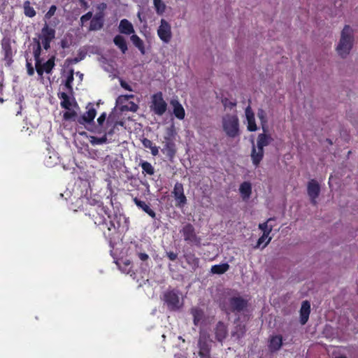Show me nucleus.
Here are the masks:
<instances>
[{
	"label": "nucleus",
	"instance_id": "393cba45",
	"mask_svg": "<svg viewBox=\"0 0 358 358\" xmlns=\"http://www.w3.org/2000/svg\"><path fill=\"white\" fill-rule=\"evenodd\" d=\"M171 105L173 108V114L178 120H183L185 116V111L183 106L177 99H172Z\"/></svg>",
	"mask_w": 358,
	"mask_h": 358
},
{
	"label": "nucleus",
	"instance_id": "de8ad7c7",
	"mask_svg": "<svg viewBox=\"0 0 358 358\" xmlns=\"http://www.w3.org/2000/svg\"><path fill=\"white\" fill-rule=\"evenodd\" d=\"M61 106L64 108V109H66V110H70V108H71V101H70V99H69V97L67 98V99H65V100H62L61 101Z\"/></svg>",
	"mask_w": 358,
	"mask_h": 358
},
{
	"label": "nucleus",
	"instance_id": "c85d7f7f",
	"mask_svg": "<svg viewBox=\"0 0 358 358\" xmlns=\"http://www.w3.org/2000/svg\"><path fill=\"white\" fill-rule=\"evenodd\" d=\"M114 44L124 54L128 48L125 38L121 35H117L113 38Z\"/></svg>",
	"mask_w": 358,
	"mask_h": 358
},
{
	"label": "nucleus",
	"instance_id": "c9c22d12",
	"mask_svg": "<svg viewBox=\"0 0 358 358\" xmlns=\"http://www.w3.org/2000/svg\"><path fill=\"white\" fill-rule=\"evenodd\" d=\"M24 13L29 17H33L36 14L34 8L30 6V2L29 1H26L24 3Z\"/></svg>",
	"mask_w": 358,
	"mask_h": 358
},
{
	"label": "nucleus",
	"instance_id": "39448f33",
	"mask_svg": "<svg viewBox=\"0 0 358 358\" xmlns=\"http://www.w3.org/2000/svg\"><path fill=\"white\" fill-rule=\"evenodd\" d=\"M176 132L174 127L172 126L166 130V134L164 136L162 141L163 148L162 152L166 156V157L172 161L176 156L177 149L175 143Z\"/></svg>",
	"mask_w": 358,
	"mask_h": 358
},
{
	"label": "nucleus",
	"instance_id": "1a4fd4ad",
	"mask_svg": "<svg viewBox=\"0 0 358 358\" xmlns=\"http://www.w3.org/2000/svg\"><path fill=\"white\" fill-rule=\"evenodd\" d=\"M150 108L155 114L162 116L167 110V103L163 98L162 93L159 92L152 96Z\"/></svg>",
	"mask_w": 358,
	"mask_h": 358
},
{
	"label": "nucleus",
	"instance_id": "a19ab883",
	"mask_svg": "<svg viewBox=\"0 0 358 358\" xmlns=\"http://www.w3.org/2000/svg\"><path fill=\"white\" fill-rule=\"evenodd\" d=\"M221 102L225 108H229L230 110L236 106V101H231L226 97L222 98Z\"/></svg>",
	"mask_w": 358,
	"mask_h": 358
},
{
	"label": "nucleus",
	"instance_id": "aec40b11",
	"mask_svg": "<svg viewBox=\"0 0 358 358\" xmlns=\"http://www.w3.org/2000/svg\"><path fill=\"white\" fill-rule=\"evenodd\" d=\"M282 346V336L281 335L271 336L268 341V348L271 352L278 351Z\"/></svg>",
	"mask_w": 358,
	"mask_h": 358
},
{
	"label": "nucleus",
	"instance_id": "423d86ee",
	"mask_svg": "<svg viewBox=\"0 0 358 358\" xmlns=\"http://www.w3.org/2000/svg\"><path fill=\"white\" fill-rule=\"evenodd\" d=\"M222 125L223 131L228 137L234 138L240 135V124L237 115H224L222 119Z\"/></svg>",
	"mask_w": 358,
	"mask_h": 358
},
{
	"label": "nucleus",
	"instance_id": "49530a36",
	"mask_svg": "<svg viewBox=\"0 0 358 358\" xmlns=\"http://www.w3.org/2000/svg\"><path fill=\"white\" fill-rule=\"evenodd\" d=\"M77 113L74 111H66L64 114V118L66 120H72L75 117H77Z\"/></svg>",
	"mask_w": 358,
	"mask_h": 358
},
{
	"label": "nucleus",
	"instance_id": "473e14b6",
	"mask_svg": "<svg viewBox=\"0 0 358 358\" xmlns=\"http://www.w3.org/2000/svg\"><path fill=\"white\" fill-rule=\"evenodd\" d=\"M229 268V265L227 263H224L212 266L210 271L214 274L221 275L227 272Z\"/></svg>",
	"mask_w": 358,
	"mask_h": 358
},
{
	"label": "nucleus",
	"instance_id": "c03bdc74",
	"mask_svg": "<svg viewBox=\"0 0 358 358\" xmlns=\"http://www.w3.org/2000/svg\"><path fill=\"white\" fill-rule=\"evenodd\" d=\"M127 110L131 112H136L138 109V106L133 101H130L128 105L125 106Z\"/></svg>",
	"mask_w": 358,
	"mask_h": 358
},
{
	"label": "nucleus",
	"instance_id": "0eeeda50",
	"mask_svg": "<svg viewBox=\"0 0 358 358\" xmlns=\"http://www.w3.org/2000/svg\"><path fill=\"white\" fill-rule=\"evenodd\" d=\"M248 306V301L240 296H234L228 299L227 306L223 305L222 310L227 313H241Z\"/></svg>",
	"mask_w": 358,
	"mask_h": 358
},
{
	"label": "nucleus",
	"instance_id": "f257e3e1",
	"mask_svg": "<svg viewBox=\"0 0 358 358\" xmlns=\"http://www.w3.org/2000/svg\"><path fill=\"white\" fill-rule=\"evenodd\" d=\"M110 210L103 203H99L89 210L88 215L94 221V223L102 230L107 229L108 233L104 232L105 236H111L116 234L120 227L118 215H114L112 217Z\"/></svg>",
	"mask_w": 358,
	"mask_h": 358
},
{
	"label": "nucleus",
	"instance_id": "cd10ccee",
	"mask_svg": "<svg viewBox=\"0 0 358 358\" xmlns=\"http://www.w3.org/2000/svg\"><path fill=\"white\" fill-rule=\"evenodd\" d=\"M190 313L193 317L194 324L195 326L199 325V324L203 320L204 317V313L203 310H201L199 308L194 307L191 309Z\"/></svg>",
	"mask_w": 358,
	"mask_h": 358
},
{
	"label": "nucleus",
	"instance_id": "9d476101",
	"mask_svg": "<svg viewBox=\"0 0 358 358\" xmlns=\"http://www.w3.org/2000/svg\"><path fill=\"white\" fill-rule=\"evenodd\" d=\"M163 300L170 310H177L181 306L179 292L176 289L165 292L163 295Z\"/></svg>",
	"mask_w": 358,
	"mask_h": 358
},
{
	"label": "nucleus",
	"instance_id": "69168bd1",
	"mask_svg": "<svg viewBox=\"0 0 358 358\" xmlns=\"http://www.w3.org/2000/svg\"><path fill=\"white\" fill-rule=\"evenodd\" d=\"M3 80H0V94H2V92H3Z\"/></svg>",
	"mask_w": 358,
	"mask_h": 358
},
{
	"label": "nucleus",
	"instance_id": "09e8293b",
	"mask_svg": "<svg viewBox=\"0 0 358 358\" xmlns=\"http://www.w3.org/2000/svg\"><path fill=\"white\" fill-rule=\"evenodd\" d=\"M85 57V55H83V57H74V58H72V59H67L66 60V62H69V64H77L80 61H81L82 59H83Z\"/></svg>",
	"mask_w": 358,
	"mask_h": 358
},
{
	"label": "nucleus",
	"instance_id": "4468645a",
	"mask_svg": "<svg viewBox=\"0 0 358 358\" xmlns=\"http://www.w3.org/2000/svg\"><path fill=\"white\" fill-rule=\"evenodd\" d=\"M197 346L199 348L198 355L200 358H211L210 345L206 336L200 334Z\"/></svg>",
	"mask_w": 358,
	"mask_h": 358
},
{
	"label": "nucleus",
	"instance_id": "3c124183",
	"mask_svg": "<svg viewBox=\"0 0 358 358\" xmlns=\"http://www.w3.org/2000/svg\"><path fill=\"white\" fill-rule=\"evenodd\" d=\"M120 83V86L122 88H124V90L129 91V92L133 91V89L131 88V87L126 81L121 80Z\"/></svg>",
	"mask_w": 358,
	"mask_h": 358
},
{
	"label": "nucleus",
	"instance_id": "ddd939ff",
	"mask_svg": "<svg viewBox=\"0 0 358 358\" xmlns=\"http://www.w3.org/2000/svg\"><path fill=\"white\" fill-rule=\"evenodd\" d=\"M157 35L165 43L171 41L172 38L171 27L170 24L164 19L161 20L160 25L157 29Z\"/></svg>",
	"mask_w": 358,
	"mask_h": 358
},
{
	"label": "nucleus",
	"instance_id": "20e7f679",
	"mask_svg": "<svg viewBox=\"0 0 358 358\" xmlns=\"http://www.w3.org/2000/svg\"><path fill=\"white\" fill-rule=\"evenodd\" d=\"M353 41L352 29L349 25H345L341 31V39L336 48L338 55L345 57L352 48Z\"/></svg>",
	"mask_w": 358,
	"mask_h": 358
},
{
	"label": "nucleus",
	"instance_id": "72a5a7b5",
	"mask_svg": "<svg viewBox=\"0 0 358 358\" xmlns=\"http://www.w3.org/2000/svg\"><path fill=\"white\" fill-rule=\"evenodd\" d=\"M140 166L142 169V173L144 175L152 176L155 173V168L147 161H142L140 163Z\"/></svg>",
	"mask_w": 358,
	"mask_h": 358
},
{
	"label": "nucleus",
	"instance_id": "338daca9",
	"mask_svg": "<svg viewBox=\"0 0 358 358\" xmlns=\"http://www.w3.org/2000/svg\"><path fill=\"white\" fill-rule=\"evenodd\" d=\"M130 264H131V262H130V261H129V260H127V261L124 262V265H125V266H130Z\"/></svg>",
	"mask_w": 358,
	"mask_h": 358
},
{
	"label": "nucleus",
	"instance_id": "a211bd4d",
	"mask_svg": "<svg viewBox=\"0 0 358 358\" xmlns=\"http://www.w3.org/2000/svg\"><path fill=\"white\" fill-rule=\"evenodd\" d=\"M183 257L192 271H195L199 267L200 259L193 252H185Z\"/></svg>",
	"mask_w": 358,
	"mask_h": 358
},
{
	"label": "nucleus",
	"instance_id": "680f3d73",
	"mask_svg": "<svg viewBox=\"0 0 358 358\" xmlns=\"http://www.w3.org/2000/svg\"><path fill=\"white\" fill-rule=\"evenodd\" d=\"M80 2L81 3V6L85 8H87L89 7V5L87 3V1H85V0H80Z\"/></svg>",
	"mask_w": 358,
	"mask_h": 358
},
{
	"label": "nucleus",
	"instance_id": "6e6552de",
	"mask_svg": "<svg viewBox=\"0 0 358 358\" xmlns=\"http://www.w3.org/2000/svg\"><path fill=\"white\" fill-rule=\"evenodd\" d=\"M87 111L83 115L77 117L76 122L79 124L84 125L85 127L92 128L93 125H94V120L96 115V110L94 108V104L92 103H89L86 107Z\"/></svg>",
	"mask_w": 358,
	"mask_h": 358
},
{
	"label": "nucleus",
	"instance_id": "6e6d98bb",
	"mask_svg": "<svg viewBox=\"0 0 358 358\" xmlns=\"http://www.w3.org/2000/svg\"><path fill=\"white\" fill-rule=\"evenodd\" d=\"M106 8L107 5L105 3H101L96 6V9L99 12H104Z\"/></svg>",
	"mask_w": 358,
	"mask_h": 358
},
{
	"label": "nucleus",
	"instance_id": "4be33fe9",
	"mask_svg": "<svg viewBox=\"0 0 358 358\" xmlns=\"http://www.w3.org/2000/svg\"><path fill=\"white\" fill-rule=\"evenodd\" d=\"M227 327L223 322H218L215 329V338L217 341L222 342L227 336Z\"/></svg>",
	"mask_w": 358,
	"mask_h": 358
},
{
	"label": "nucleus",
	"instance_id": "f704fd0d",
	"mask_svg": "<svg viewBox=\"0 0 358 358\" xmlns=\"http://www.w3.org/2000/svg\"><path fill=\"white\" fill-rule=\"evenodd\" d=\"M272 221H274V218H269L265 222L260 223L259 224V229H261L263 233L268 232V235L272 231L273 225L271 224Z\"/></svg>",
	"mask_w": 358,
	"mask_h": 358
},
{
	"label": "nucleus",
	"instance_id": "bb28decb",
	"mask_svg": "<svg viewBox=\"0 0 358 358\" xmlns=\"http://www.w3.org/2000/svg\"><path fill=\"white\" fill-rule=\"evenodd\" d=\"M240 194L242 199L245 201L248 200L252 194V185L249 182H243L241 184L239 187Z\"/></svg>",
	"mask_w": 358,
	"mask_h": 358
},
{
	"label": "nucleus",
	"instance_id": "9b49d317",
	"mask_svg": "<svg viewBox=\"0 0 358 358\" xmlns=\"http://www.w3.org/2000/svg\"><path fill=\"white\" fill-rule=\"evenodd\" d=\"M181 232L185 241L200 246L201 238L196 235L195 229L192 224H186L182 227Z\"/></svg>",
	"mask_w": 358,
	"mask_h": 358
},
{
	"label": "nucleus",
	"instance_id": "0e129e2a",
	"mask_svg": "<svg viewBox=\"0 0 358 358\" xmlns=\"http://www.w3.org/2000/svg\"><path fill=\"white\" fill-rule=\"evenodd\" d=\"M124 99L129 100L130 99H133L134 97V94H126L124 96Z\"/></svg>",
	"mask_w": 358,
	"mask_h": 358
},
{
	"label": "nucleus",
	"instance_id": "a18cd8bd",
	"mask_svg": "<svg viewBox=\"0 0 358 358\" xmlns=\"http://www.w3.org/2000/svg\"><path fill=\"white\" fill-rule=\"evenodd\" d=\"M57 7L55 5H52L50 7L48 11L45 15V19H50L52 16H53L56 12Z\"/></svg>",
	"mask_w": 358,
	"mask_h": 358
},
{
	"label": "nucleus",
	"instance_id": "37998d69",
	"mask_svg": "<svg viewBox=\"0 0 358 358\" xmlns=\"http://www.w3.org/2000/svg\"><path fill=\"white\" fill-rule=\"evenodd\" d=\"M106 120L107 121V120H106V113L103 112L97 118L98 125H95L94 124V126L95 127H101L102 128H103V123L106 122Z\"/></svg>",
	"mask_w": 358,
	"mask_h": 358
},
{
	"label": "nucleus",
	"instance_id": "b1692460",
	"mask_svg": "<svg viewBox=\"0 0 358 358\" xmlns=\"http://www.w3.org/2000/svg\"><path fill=\"white\" fill-rule=\"evenodd\" d=\"M1 47L4 60H6L7 63L10 64L13 62V50L9 40L3 39L1 42Z\"/></svg>",
	"mask_w": 358,
	"mask_h": 358
},
{
	"label": "nucleus",
	"instance_id": "a878e982",
	"mask_svg": "<svg viewBox=\"0 0 358 358\" xmlns=\"http://www.w3.org/2000/svg\"><path fill=\"white\" fill-rule=\"evenodd\" d=\"M119 31L120 33L130 35L134 32L132 24L127 19H123L119 24Z\"/></svg>",
	"mask_w": 358,
	"mask_h": 358
},
{
	"label": "nucleus",
	"instance_id": "e433bc0d",
	"mask_svg": "<svg viewBox=\"0 0 358 358\" xmlns=\"http://www.w3.org/2000/svg\"><path fill=\"white\" fill-rule=\"evenodd\" d=\"M266 243L264 244L262 248H265L271 241V237H269V235H268V232H264L262 235L259 238L257 245L255 247V248H259L261 245L266 241Z\"/></svg>",
	"mask_w": 358,
	"mask_h": 358
},
{
	"label": "nucleus",
	"instance_id": "7c9ffc66",
	"mask_svg": "<svg viewBox=\"0 0 358 358\" xmlns=\"http://www.w3.org/2000/svg\"><path fill=\"white\" fill-rule=\"evenodd\" d=\"M257 117L260 120L262 129L264 132H266L268 129L267 127V115L266 111L262 108H259L257 110Z\"/></svg>",
	"mask_w": 358,
	"mask_h": 358
},
{
	"label": "nucleus",
	"instance_id": "f3484780",
	"mask_svg": "<svg viewBox=\"0 0 358 358\" xmlns=\"http://www.w3.org/2000/svg\"><path fill=\"white\" fill-rule=\"evenodd\" d=\"M245 117L247 120V129L249 131H255L257 130V126L255 122V113L251 106L249 105L245 110Z\"/></svg>",
	"mask_w": 358,
	"mask_h": 358
},
{
	"label": "nucleus",
	"instance_id": "5701e85b",
	"mask_svg": "<svg viewBox=\"0 0 358 358\" xmlns=\"http://www.w3.org/2000/svg\"><path fill=\"white\" fill-rule=\"evenodd\" d=\"M55 38V30L45 23L41 29L39 38L41 41H52Z\"/></svg>",
	"mask_w": 358,
	"mask_h": 358
},
{
	"label": "nucleus",
	"instance_id": "dca6fc26",
	"mask_svg": "<svg viewBox=\"0 0 358 358\" xmlns=\"http://www.w3.org/2000/svg\"><path fill=\"white\" fill-rule=\"evenodd\" d=\"M307 193L310 199L311 203L315 206L317 204L316 199L320 193V186L315 180L312 179L308 182Z\"/></svg>",
	"mask_w": 358,
	"mask_h": 358
},
{
	"label": "nucleus",
	"instance_id": "e2e57ef3",
	"mask_svg": "<svg viewBox=\"0 0 358 358\" xmlns=\"http://www.w3.org/2000/svg\"><path fill=\"white\" fill-rule=\"evenodd\" d=\"M45 164L47 166H54V164H56L57 162H50L48 159H45Z\"/></svg>",
	"mask_w": 358,
	"mask_h": 358
},
{
	"label": "nucleus",
	"instance_id": "c756f323",
	"mask_svg": "<svg viewBox=\"0 0 358 358\" xmlns=\"http://www.w3.org/2000/svg\"><path fill=\"white\" fill-rule=\"evenodd\" d=\"M131 41L134 45L138 49L141 55L145 54V48L143 40L137 35L133 34L130 37Z\"/></svg>",
	"mask_w": 358,
	"mask_h": 358
},
{
	"label": "nucleus",
	"instance_id": "79ce46f5",
	"mask_svg": "<svg viewBox=\"0 0 358 358\" xmlns=\"http://www.w3.org/2000/svg\"><path fill=\"white\" fill-rule=\"evenodd\" d=\"M92 17H93V15H92V12H91V11H89L87 13H85V15H82L80 17L81 26H83L84 24V23L87 22L90 19L92 20Z\"/></svg>",
	"mask_w": 358,
	"mask_h": 358
},
{
	"label": "nucleus",
	"instance_id": "864d4df0",
	"mask_svg": "<svg viewBox=\"0 0 358 358\" xmlns=\"http://www.w3.org/2000/svg\"><path fill=\"white\" fill-rule=\"evenodd\" d=\"M27 73L29 76H33L34 74V69L31 64L29 62L27 63Z\"/></svg>",
	"mask_w": 358,
	"mask_h": 358
},
{
	"label": "nucleus",
	"instance_id": "13d9d810",
	"mask_svg": "<svg viewBox=\"0 0 358 358\" xmlns=\"http://www.w3.org/2000/svg\"><path fill=\"white\" fill-rule=\"evenodd\" d=\"M94 16L96 17H99V19L104 21V17H105L104 12H99L98 11L96 13V14Z\"/></svg>",
	"mask_w": 358,
	"mask_h": 358
},
{
	"label": "nucleus",
	"instance_id": "2f4dec72",
	"mask_svg": "<svg viewBox=\"0 0 358 358\" xmlns=\"http://www.w3.org/2000/svg\"><path fill=\"white\" fill-rule=\"evenodd\" d=\"M104 24V21L99 19V17H96L93 16L91 20L89 30L90 31H97L100 30L103 28Z\"/></svg>",
	"mask_w": 358,
	"mask_h": 358
},
{
	"label": "nucleus",
	"instance_id": "ea45409f",
	"mask_svg": "<svg viewBox=\"0 0 358 358\" xmlns=\"http://www.w3.org/2000/svg\"><path fill=\"white\" fill-rule=\"evenodd\" d=\"M35 41L36 42V46L34 49L33 54L35 59V64H37L41 61V46L38 40L35 39Z\"/></svg>",
	"mask_w": 358,
	"mask_h": 358
},
{
	"label": "nucleus",
	"instance_id": "2eb2a0df",
	"mask_svg": "<svg viewBox=\"0 0 358 358\" xmlns=\"http://www.w3.org/2000/svg\"><path fill=\"white\" fill-rule=\"evenodd\" d=\"M55 56L52 55L43 64L41 61L35 64L36 71L38 76H42L43 73H46L47 74L51 73L55 66Z\"/></svg>",
	"mask_w": 358,
	"mask_h": 358
},
{
	"label": "nucleus",
	"instance_id": "6ab92c4d",
	"mask_svg": "<svg viewBox=\"0 0 358 358\" xmlns=\"http://www.w3.org/2000/svg\"><path fill=\"white\" fill-rule=\"evenodd\" d=\"M132 200L139 209L147 213L152 219L156 218V213L150 207L149 203H147L144 201H141L138 197H134Z\"/></svg>",
	"mask_w": 358,
	"mask_h": 358
},
{
	"label": "nucleus",
	"instance_id": "f03ea898",
	"mask_svg": "<svg viewBox=\"0 0 358 358\" xmlns=\"http://www.w3.org/2000/svg\"><path fill=\"white\" fill-rule=\"evenodd\" d=\"M272 138L270 134L264 132L259 134L257 139V145H255L254 141H252V147L251 150V159L252 164L257 167L261 161L264 158V148L268 145L272 141Z\"/></svg>",
	"mask_w": 358,
	"mask_h": 358
},
{
	"label": "nucleus",
	"instance_id": "052dcab7",
	"mask_svg": "<svg viewBox=\"0 0 358 358\" xmlns=\"http://www.w3.org/2000/svg\"><path fill=\"white\" fill-rule=\"evenodd\" d=\"M43 48L46 50H48L50 48V43L51 41H41Z\"/></svg>",
	"mask_w": 358,
	"mask_h": 358
},
{
	"label": "nucleus",
	"instance_id": "f8f14e48",
	"mask_svg": "<svg viewBox=\"0 0 358 358\" xmlns=\"http://www.w3.org/2000/svg\"><path fill=\"white\" fill-rule=\"evenodd\" d=\"M172 194L176 200V206L178 208H183L187 204V197L184 193L183 185L177 182L172 191Z\"/></svg>",
	"mask_w": 358,
	"mask_h": 358
},
{
	"label": "nucleus",
	"instance_id": "4d7b16f0",
	"mask_svg": "<svg viewBox=\"0 0 358 358\" xmlns=\"http://www.w3.org/2000/svg\"><path fill=\"white\" fill-rule=\"evenodd\" d=\"M151 154L153 156H157L159 154V148L155 145H153L152 148H150Z\"/></svg>",
	"mask_w": 358,
	"mask_h": 358
},
{
	"label": "nucleus",
	"instance_id": "412c9836",
	"mask_svg": "<svg viewBox=\"0 0 358 358\" xmlns=\"http://www.w3.org/2000/svg\"><path fill=\"white\" fill-rule=\"evenodd\" d=\"M300 323L304 325L307 323L310 313V303L308 301H303L300 308Z\"/></svg>",
	"mask_w": 358,
	"mask_h": 358
},
{
	"label": "nucleus",
	"instance_id": "603ef678",
	"mask_svg": "<svg viewBox=\"0 0 358 358\" xmlns=\"http://www.w3.org/2000/svg\"><path fill=\"white\" fill-rule=\"evenodd\" d=\"M166 256L171 261H175L178 258V254L172 251L167 252Z\"/></svg>",
	"mask_w": 358,
	"mask_h": 358
},
{
	"label": "nucleus",
	"instance_id": "5fc2aeb1",
	"mask_svg": "<svg viewBox=\"0 0 358 358\" xmlns=\"http://www.w3.org/2000/svg\"><path fill=\"white\" fill-rule=\"evenodd\" d=\"M138 257L142 262H145L149 259V256L144 252H139Z\"/></svg>",
	"mask_w": 358,
	"mask_h": 358
},
{
	"label": "nucleus",
	"instance_id": "58836bf2",
	"mask_svg": "<svg viewBox=\"0 0 358 358\" xmlns=\"http://www.w3.org/2000/svg\"><path fill=\"white\" fill-rule=\"evenodd\" d=\"M156 13L158 15H162L166 9V5L162 0H153Z\"/></svg>",
	"mask_w": 358,
	"mask_h": 358
},
{
	"label": "nucleus",
	"instance_id": "4c0bfd02",
	"mask_svg": "<svg viewBox=\"0 0 358 358\" xmlns=\"http://www.w3.org/2000/svg\"><path fill=\"white\" fill-rule=\"evenodd\" d=\"M73 75H74V70L73 69H71L69 70V74H68L66 79L64 82V85L69 91L73 90L72 83H73V79H74Z\"/></svg>",
	"mask_w": 358,
	"mask_h": 358
},
{
	"label": "nucleus",
	"instance_id": "7ed1b4c3",
	"mask_svg": "<svg viewBox=\"0 0 358 358\" xmlns=\"http://www.w3.org/2000/svg\"><path fill=\"white\" fill-rule=\"evenodd\" d=\"M117 124V122H114L110 115L108 116L106 122V128L101 127H95L93 125L92 128L86 127V129L96 134H103L101 137H92L91 143L92 144L101 145L107 143L108 136H112L115 132V129Z\"/></svg>",
	"mask_w": 358,
	"mask_h": 358
},
{
	"label": "nucleus",
	"instance_id": "774afa93",
	"mask_svg": "<svg viewBox=\"0 0 358 358\" xmlns=\"http://www.w3.org/2000/svg\"><path fill=\"white\" fill-rule=\"evenodd\" d=\"M335 358H347L344 355H341V356H338V357H336Z\"/></svg>",
	"mask_w": 358,
	"mask_h": 358
},
{
	"label": "nucleus",
	"instance_id": "bf43d9fd",
	"mask_svg": "<svg viewBox=\"0 0 358 358\" xmlns=\"http://www.w3.org/2000/svg\"><path fill=\"white\" fill-rule=\"evenodd\" d=\"M59 96V98L62 100H65V99H67V98H69V95L66 93V92H61L58 94Z\"/></svg>",
	"mask_w": 358,
	"mask_h": 358
},
{
	"label": "nucleus",
	"instance_id": "8fccbe9b",
	"mask_svg": "<svg viewBox=\"0 0 358 358\" xmlns=\"http://www.w3.org/2000/svg\"><path fill=\"white\" fill-rule=\"evenodd\" d=\"M142 143L145 148H149V149H150L152 148V146L154 145L152 141H150V139L146 138H144L143 139Z\"/></svg>",
	"mask_w": 358,
	"mask_h": 358
}]
</instances>
